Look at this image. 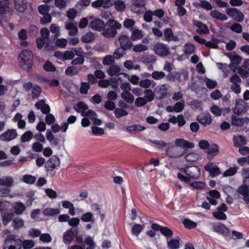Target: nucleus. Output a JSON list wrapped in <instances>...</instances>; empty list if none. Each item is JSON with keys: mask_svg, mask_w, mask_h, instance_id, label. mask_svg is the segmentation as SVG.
<instances>
[{"mask_svg": "<svg viewBox=\"0 0 249 249\" xmlns=\"http://www.w3.org/2000/svg\"><path fill=\"white\" fill-rule=\"evenodd\" d=\"M105 28L103 31L102 35L108 38H113L117 35V30L122 28V25L114 19L107 20L105 23Z\"/></svg>", "mask_w": 249, "mask_h": 249, "instance_id": "1", "label": "nucleus"}, {"mask_svg": "<svg viewBox=\"0 0 249 249\" xmlns=\"http://www.w3.org/2000/svg\"><path fill=\"white\" fill-rule=\"evenodd\" d=\"M20 67L29 71L32 67L34 55L29 50H23L19 54Z\"/></svg>", "mask_w": 249, "mask_h": 249, "instance_id": "2", "label": "nucleus"}, {"mask_svg": "<svg viewBox=\"0 0 249 249\" xmlns=\"http://www.w3.org/2000/svg\"><path fill=\"white\" fill-rule=\"evenodd\" d=\"M234 114L231 117V123L232 125L242 126L249 123V118L241 116L242 113H246L247 110H233Z\"/></svg>", "mask_w": 249, "mask_h": 249, "instance_id": "3", "label": "nucleus"}, {"mask_svg": "<svg viewBox=\"0 0 249 249\" xmlns=\"http://www.w3.org/2000/svg\"><path fill=\"white\" fill-rule=\"evenodd\" d=\"M60 160L56 155L52 156L46 162L45 169L47 173L52 172L57 166H59Z\"/></svg>", "mask_w": 249, "mask_h": 249, "instance_id": "4", "label": "nucleus"}, {"mask_svg": "<svg viewBox=\"0 0 249 249\" xmlns=\"http://www.w3.org/2000/svg\"><path fill=\"white\" fill-rule=\"evenodd\" d=\"M226 13L234 21L242 22L244 20V16L243 14L237 8H227Z\"/></svg>", "mask_w": 249, "mask_h": 249, "instance_id": "5", "label": "nucleus"}, {"mask_svg": "<svg viewBox=\"0 0 249 249\" xmlns=\"http://www.w3.org/2000/svg\"><path fill=\"white\" fill-rule=\"evenodd\" d=\"M213 231L227 238L231 236V231L224 224L217 222L213 224Z\"/></svg>", "mask_w": 249, "mask_h": 249, "instance_id": "6", "label": "nucleus"}, {"mask_svg": "<svg viewBox=\"0 0 249 249\" xmlns=\"http://www.w3.org/2000/svg\"><path fill=\"white\" fill-rule=\"evenodd\" d=\"M184 154L183 149L176 145L168 147L166 150V155L173 159L181 157Z\"/></svg>", "mask_w": 249, "mask_h": 249, "instance_id": "7", "label": "nucleus"}, {"mask_svg": "<svg viewBox=\"0 0 249 249\" xmlns=\"http://www.w3.org/2000/svg\"><path fill=\"white\" fill-rule=\"evenodd\" d=\"M120 47L124 50H130L133 47V43L131 37L125 35H120L118 39Z\"/></svg>", "mask_w": 249, "mask_h": 249, "instance_id": "8", "label": "nucleus"}, {"mask_svg": "<svg viewBox=\"0 0 249 249\" xmlns=\"http://www.w3.org/2000/svg\"><path fill=\"white\" fill-rule=\"evenodd\" d=\"M155 53L160 56L164 57L168 55L169 53V48L162 43H158L154 47Z\"/></svg>", "mask_w": 249, "mask_h": 249, "instance_id": "9", "label": "nucleus"}, {"mask_svg": "<svg viewBox=\"0 0 249 249\" xmlns=\"http://www.w3.org/2000/svg\"><path fill=\"white\" fill-rule=\"evenodd\" d=\"M205 170L209 173L212 178H214L219 176L221 171L220 168L214 163L209 162L204 166Z\"/></svg>", "mask_w": 249, "mask_h": 249, "instance_id": "10", "label": "nucleus"}, {"mask_svg": "<svg viewBox=\"0 0 249 249\" xmlns=\"http://www.w3.org/2000/svg\"><path fill=\"white\" fill-rule=\"evenodd\" d=\"M17 136L18 134L16 129H9L0 135V141L9 142L15 139Z\"/></svg>", "mask_w": 249, "mask_h": 249, "instance_id": "11", "label": "nucleus"}, {"mask_svg": "<svg viewBox=\"0 0 249 249\" xmlns=\"http://www.w3.org/2000/svg\"><path fill=\"white\" fill-rule=\"evenodd\" d=\"M78 230L77 229L71 228L69 230H67L63 234V242L64 244L69 245L74 239L75 236L78 233Z\"/></svg>", "mask_w": 249, "mask_h": 249, "instance_id": "12", "label": "nucleus"}, {"mask_svg": "<svg viewBox=\"0 0 249 249\" xmlns=\"http://www.w3.org/2000/svg\"><path fill=\"white\" fill-rule=\"evenodd\" d=\"M196 120L203 127H207L212 123L211 116L209 113H201L197 115Z\"/></svg>", "mask_w": 249, "mask_h": 249, "instance_id": "13", "label": "nucleus"}, {"mask_svg": "<svg viewBox=\"0 0 249 249\" xmlns=\"http://www.w3.org/2000/svg\"><path fill=\"white\" fill-rule=\"evenodd\" d=\"M145 4V0H133L130 6V10L134 13H141Z\"/></svg>", "mask_w": 249, "mask_h": 249, "instance_id": "14", "label": "nucleus"}, {"mask_svg": "<svg viewBox=\"0 0 249 249\" xmlns=\"http://www.w3.org/2000/svg\"><path fill=\"white\" fill-rule=\"evenodd\" d=\"M105 22L99 18H95L91 21L89 24L90 28L98 32L103 31L105 28Z\"/></svg>", "mask_w": 249, "mask_h": 249, "instance_id": "15", "label": "nucleus"}, {"mask_svg": "<svg viewBox=\"0 0 249 249\" xmlns=\"http://www.w3.org/2000/svg\"><path fill=\"white\" fill-rule=\"evenodd\" d=\"M237 192L243 196V200L247 204H249V186L246 184L240 186L237 189Z\"/></svg>", "mask_w": 249, "mask_h": 249, "instance_id": "16", "label": "nucleus"}, {"mask_svg": "<svg viewBox=\"0 0 249 249\" xmlns=\"http://www.w3.org/2000/svg\"><path fill=\"white\" fill-rule=\"evenodd\" d=\"M225 55L231 59V63L229 66L231 69H232L234 65H239L242 61V57L239 55L236 54L235 53H226Z\"/></svg>", "mask_w": 249, "mask_h": 249, "instance_id": "17", "label": "nucleus"}, {"mask_svg": "<svg viewBox=\"0 0 249 249\" xmlns=\"http://www.w3.org/2000/svg\"><path fill=\"white\" fill-rule=\"evenodd\" d=\"M187 176L190 178L196 179L200 176V169L197 166H189Z\"/></svg>", "mask_w": 249, "mask_h": 249, "instance_id": "18", "label": "nucleus"}, {"mask_svg": "<svg viewBox=\"0 0 249 249\" xmlns=\"http://www.w3.org/2000/svg\"><path fill=\"white\" fill-rule=\"evenodd\" d=\"M194 25L196 26L198 29L196 32L200 34H208L209 33V30L207 25L202 22L198 20H194Z\"/></svg>", "mask_w": 249, "mask_h": 249, "instance_id": "19", "label": "nucleus"}, {"mask_svg": "<svg viewBox=\"0 0 249 249\" xmlns=\"http://www.w3.org/2000/svg\"><path fill=\"white\" fill-rule=\"evenodd\" d=\"M168 88H167L166 85L163 84L159 86L155 89V91L157 95L159 96V98H164L167 96L168 94Z\"/></svg>", "mask_w": 249, "mask_h": 249, "instance_id": "20", "label": "nucleus"}, {"mask_svg": "<svg viewBox=\"0 0 249 249\" xmlns=\"http://www.w3.org/2000/svg\"><path fill=\"white\" fill-rule=\"evenodd\" d=\"M176 146L183 148L186 147L188 148H193L194 147V144L189 141H187L183 139H177L175 142Z\"/></svg>", "mask_w": 249, "mask_h": 249, "instance_id": "21", "label": "nucleus"}, {"mask_svg": "<svg viewBox=\"0 0 249 249\" xmlns=\"http://www.w3.org/2000/svg\"><path fill=\"white\" fill-rule=\"evenodd\" d=\"M207 151L208 158L212 159L214 156L217 155L219 152V147L215 143H213L208 147Z\"/></svg>", "mask_w": 249, "mask_h": 249, "instance_id": "22", "label": "nucleus"}, {"mask_svg": "<svg viewBox=\"0 0 249 249\" xmlns=\"http://www.w3.org/2000/svg\"><path fill=\"white\" fill-rule=\"evenodd\" d=\"M78 112H81V115L87 117L92 121L97 116V114L93 110H75Z\"/></svg>", "mask_w": 249, "mask_h": 249, "instance_id": "23", "label": "nucleus"}, {"mask_svg": "<svg viewBox=\"0 0 249 249\" xmlns=\"http://www.w3.org/2000/svg\"><path fill=\"white\" fill-rule=\"evenodd\" d=\"M46 136V139L52 145L57 146L59 144L60 140L58 138H55L50 130H47Z\"/></svg>", "mask_w": 249, "mask_h": 249, "instance_id": "24", "label": "nucleus"}, {"mask_svg": "<svg viewBox=\"0 0 249 249\" xmlns=\"http://www.w3.org/2000/svg\"><path fill=\"white\" fill-rule=\"evenodd\" d=\"M211 16L220 21H226L228 19L227 16L217 10H212L210 13Z\"/></svg>", "mask_w": 249, "mask_h": 249, "instance_id": "25", "label": "nucleus"}, {"mask_svg": "<svg viewBox=\"0 0 249 249\" xmlns=\"http://www.w3.org/2000/svg\"><path fill=\"white\" fill-rule=\"evenodd\" d=\"M81 71L80 68L75 66H69L65 70V74L70 76L77 74Z\"/></svg>", "mask_w": 249, "mask_h": 249, "instance_id": "26", "label": "nucleus"}, {"mask_svg": "<svg viewBox=\"0 0 249 249\" xmlns=\"http://www.w3.org/2000/svg\"><path fill=\"white\" fill-rule=\"evenodd\" d=\"M234 145L236 147H240L246 144V140L244 137L238 135L233 138Z\"/></svg>", "mask_w": 249, "mask_h": 249, "instance_id": "27", "label": "nucleus"}, {"mask_svg": "<svg viewBox=\"0 0 249 249\" xmlns=\"http://www.w3.org/2000/svg\"><path fill=\"white\" fill-rule=\"evenodd\" d=\"M50 110H41L43 113L47 114L45 117V122L48 125L53 124L55 120L54 116L52 114L49 113Z\"/></svg>", "mask_w": 249, "mask_h": 249, "instance_id": "28", "label": "nucleus"}, {"mask_svg": "<svg viewBox=\"0 0 249 249\" xmlns=\"http://www.w3.org/2000/svg\"><path fill=\"white\" fill-rule=\"evenodd\" d=\"M66 29L70 30L69 35L71 36H75L78 33V29L77 27V23H70L65 26Z\"/></svg>", "mask_w": 249, "mask_h": 249, "instance_id": "29", "label": "nucleus"}, {"mask_svg": "<svg viewBox=\"0 0 249 249\" xmlns=\"http://www.w3.org/2000/svg\"><path fill=\"white\" fill-rule=\"evenodd\" d=\"M179 237L176 239H172L167 242V247L168 249H178L179 247Z\"/></svg>", "mask_w": 249, "mask_h": 249, "instance_id": "30", "label": "nucleus"}, {"mask_svg": "<svg viewBox=\"0 0 249 249\" xmlns=\"http://www.w3.org/2000/svg\"><path fill=\"white\" fill-rule=\"evenodd\" d=\"M15 4L16 9L19 12H23L26 8L24 0H15Z\"/></svg>", "mask_w": 249, "mask_h": 249, "instance_id": "31", "label": "nucleus"}, {"mask_svg": "<svg viewBox=\"0 0 249 249\" xmlns=\"http://www.w3.org/2000/svg\"><path fill=\"white\" fill-rule=\"evenodd\" d=\"M13 178L10 176L3 177L0 179V185L6 187H11L13 183Z\"/></svg>", "mask_w": 249, "mask_h": 249, "instance_id": "32", "label": "nucleus"}, {"mask_svg": "<svg viewBox=\"0 0 249 249\" xmlns=\"http://www.w3.org/2000/svg\"><path fill=\"white\" fill-rule=\"evenodd\" d=\"M121 96L124 100L129 104H132L134 102V97L133 95L128 91L122 92Z\"/></svg>", "mask_w": 249, "mask_h": 249, "instance_id": "33", "label": "nucleus"}, {"mask_svg": "<svg viewBox=\"0 0 249 249\" xmlns=\"http://www.w3.org/2000/svg\"><path fill=\"white\" fill-rule=\"evenodd\" d=\"M185 159L188 162H194L200 159V155L195 153H190L185 156Z\"/></svg>", "mask_w": 249, "mask_h": 249, "instance_id": "34", "label": "nucleus"}, {"mask_svg": "<svg viewBox=\"0 0 249 249\" xmlns=\"http://www.w3.org/2000/svg\"><path fill=\"white\" fill-rule=\"evenodd\" d=\"M95 35L92 32H88L81 38V40L85 43H89L95 39Z\"/></svg>", "mask_w": 249, "mask_h": 249, "instance_id": "35", "label": "nucleus"}, {"mask_svg": "<svg viewBox=\"0 0 249 249\" xmlns=\"http://www.w3.org/2000/svg\"><path fill=\"white\" fill-rule=\"evenodd\" d=\"M144 225L135 224L132 228L131 232L132 234L138 236L144 227Z\"/></svg>", "mask_w": 249, "mask_h": 249, "instance_id": "36", "label": "nucleus"}, {"mask_svg": "<svg viewBox=\"0 0 249 249\" xmlns=\"http://www.w3.org/2000/svg\"><path fill=\"white\" fill-rule=\"evenodd\" d=\"M15 214L13 213H4L2 217V223L4 225H7L14 218Z\"/></svg>", "mask_w": 249, "mask_h": 249, "instance_id": "37", "label": "nucleus"}, {"mask_svg": "<svg viewBox=\"0 0 249 249\" xmlns=\"http://www.w3.org/2000/svg\"><path fill=\"white\" fill-rule=\"evenodd\" d=\"M102 63L104 66L112 65L115 63V59L111 55H107L103 57Z\"/></svg>", "mask_w": 249, "mask_h": 249, "instance_id": "38", "label": "nucleus"}, {"mask_svg": "<svg viewBox=\"0 0 249 249\" xmlns=\"http://www.w3.org/2000/svg\"><path fill=\"white\" fill-rule=\"evenodd\" d=\"M132 31V35L130 37L132 41L137 40L143 37V35L141 30L139 29H133Z\"/></svg>", "mask_w": 249, "mask_h": 249, "instance_id": "39", "label": "nucleus"}, {"mask_svg": "<svg viewBox=\"0 0 249 249\" xmlns=\"http://www.w3.org/2000/svg\"><path fill=\"white\" fill-rule=\"evenodd\" d=\"M120 71V67L116 65H112L107 70V73L110 76L116 75Z\"/></svg>", "mask_w": 249, "mask_h": 249, "instance_id": "40", "label": "nucleus"}, {"mask_svg": "<svg viewBox=\"0 0 249 249\" xmlns=\"http://www.w3.org/2000/svg\"><path fill=\"white\" fill-rule=\"evenodd\" d=\"M180 78L181 74L177 71L173 73L169 72L166 76V79L168 81H174L175 79L180 80Z\"/></svg>", "mask_w": 249, "mask_h": 249, "instance_id": "41", "label": "nucleus"}, {"mask_svg": "<svg viewBox=\"0 0 249 249\" xmlns=\"http://www.w3.org/2000/svg\"><path fill=\"white\" fill-rule=\"evenodd\" d=\"M60 213V210L58 209L48 208L44 210L43 213L46 216H53Z\"/></svg>", "mask_w": 249, "mask_h": 249, "instance_id": "42", "label": "nucleus"}, {"mask_svg": "<svg viewBox=\"0 0 249 249\" xmlns=\"http://www.w3.org/2000/svg\"><path fill=\"white\" fill-rule=\"evenodd\" d=\"M135 24V20L131 18H126L123 22L124 27L130 31H132L134 29L133 27Z\"/></svg>", "mask_w": 249, "mask_h": 249, "instance_id": "43", "label": "nucleus"}, {"mask_svg": "<svg viewBox=\"0 0 249 249\" xmlns=\"http://www.w3.org/2000/svg\"><path fill=\"white\" fill-rule=\"evenodd\" d=\"M81 219L82 221L85 222H93L94 221L93 215L91 212H87L84 213L81 217Z\"/></svg>", "mask_w": 249, "mask_h": 249, "instance_id": "44", "label": "nucleus"}, {"mask_svg": "<svg viewBox=\"0 0 249 249\" xmlns=\"http://www.w3.org/2000/svg\"><path fill=\"white\" fill-rule=\"evenodd\" d=\"M14 209L15 213L18 215H19L25 210V207L22 202H18L15 204Z\"/></svg>", "mask_w": 249, "mask_h": 249, "instance_id": "45", "label": "nucleus"}, {"mask_svg": "<svg viewBox=\"0 0 249 249\" xmlns=\"http://www.w3.org/2000/svg\"><path fill=\"white\" fill-rule=\"evenodd\" d=\"M125 51L122 50L120 47V48H117L115 50L112 56L114 59H119L125 54Z\"/></svg>", "mask_w": 249, "mask_h": 249, "instance_id": "46", "label": "nucleus"}, {"mask_svg": "<svg viewBox=\"0 0 249 249\" xmlns=\"http://www.w3.org/2000/svg\"><path fill=\"white\" fill-rule=\"evenodd\" d=\"M190 186L197 190H202L206 187V184L202 181H195L191 182L189 185Z\"/></svg>", "mask_w": 249, "mask_h": 249, "instance_id": "47", "label": "nucleus"}, {"mask_svg": "<svg viewBox=\"0 0 249 249\" xmlns=\"http://www.w3.org/2000/svg\"><path fill=\"white\" fill-rule=\"evenodd\" d=\"M213 216L217 220H226L227 219L226 214L223 212L217 211L213 212Z\"/></svg>", "mask_w": 249, "mask_h": 249, "instance_id": "48", "label": "nucleus"}, {"mask_svg": "<svg viewBox=\"0 0 249 249\" xmlns=\"http://www.w3.org/2000/svg\"><path fill=\"white\" fill-rule=\"evenodd\" d=\"M36 178L31 175H25L23 177V181L27 184H32L36 181Z\"/></svg>", "mask_w": 249, "mask_h": 249, "instance_id": "49", "label": "nucleus"}, {"mask_svg": "<svg viewBox=\"0 0 249 249\" xmlns=\"http://www.w3.org/2000/svg\"><path fill=\"white\" fill-rule=\"evenodd\" d=\"M183 225L184 227L188 229H192L195 228L197 224L196 222L192 221L191 220L189 219H186L183 220Z\"/></svg>", "mask_w": 249, "mask_h": 249, "instance_id": "50", "label": "nucleus"}, {"mask_svg": "<svg viewBox=\"0 0 249 249\" xmlns=\"http://www.w3.org/2000/svg\"><path fill=\"white\" fill-rule=\"evenodd\" d=\"M145 95L143 98L148 102H151L154 98V93L151 89H145L144 90Z\"/></svg>", "mask_w": 249, "mask_h": 249, "instance_id": "51", "label": "nucleus"}, {"mask_svg": "<svg viewBox=\"0 0 249 249\" xmlns=\"http://www.w3.org/2000/svg\"><path fill=\"white\" fill-rule=\"evenodd\" d=\"M114 5L116 9L120 12L124 11L126 7L124 2L121 0H117L115 1Z\"/></svg>", "mask_w": 249, "mask_h": 249, "instance_id": "52", "label": "nucleus"}, {"mask_svg": "<svg viewBox=\"0 0 249 249\" xmlns=\"http://www.w3.org/2000/svg\"><path fill=\"white\" fill-rule=\"evenodd\" d=\"M147 50V46L142 44H138L134 46L133 45V51L136 53H140Z\"/></svg>", "mask_w": 249, "mask_h": 249, "instance_id": "53", "label": "nucleus"}, {"mask_svg": "<svg viewBox=\"0 0 249 249\" xmlns=\"http://www.w3.org/2000/svg\"><path fill=\"white\" fill-rule=\"evenodd\" d=\"M237 167H231L226 170L223 173L224 177H231L234 175L237 171Z\"/></svg>", "mask_w": 249, "mask_h": 249, "instance_id": "54", "label": "nucleus"}, {"mask_svg": "<svg viewBox=\"0 0 249 249\" xmlns=\"http://www.w3.org/2000/svg\"><path fill=\"white\" fill-rule=\"evenodd\" d=\"M90 84L87 82H82L80 88V92L82 94H87L90 89Z\"/></svg>", "mask_w": 249, "mask_h": 249, "instance_id": "55", "label": "nucleus"}, {"mask_svg": "<svg viewBox=\"0 0 249 249\" xmlns=\"http://www.w3.org/2000/svg\"><path fill=\"white\" fill-rule=\"evenodd\" d=\"M33 137V133L30 131H27L21 136V141L23 142H28L32 139Z\"/></svg>", "mask_w": 249, "mask_h": 249, "instance_id": "56", "label": "nucleus"}, {"mask_svg": "<svg viewBox=\"0 0 249 249\" xmlns=\"http://www.w3.org/2000/svg\"><path fill=\"white\" fill-rule=\"evenodd\" d=\"M14 227L16 229L21 228L24 225L23 220L20 218L16 217L13 219Z\"/></svg>", "mask_w": 249, "mask_h": 249, "instance_id": "57", "label": "nucleus"}, {"mask_svg": "<svg viewBox=\"0 0 249 249\" xmlns=\"http://www.w3.org/2000/svg\"><path fill=\"white\" fill-rule=\"evenodd\" d=\"M35 107L37 109H50L49 106L46 104L44 100H41L35 104Z\"/></svg>", "mask_w": 249, "mask_h": 249, "instance_id": "58", "label": "nucleus"}, {"mask_svg": "<svg viewBox=\"0 0 249 249\" xmlns=\"http://www.w3.org/2000/svg\"><path fill=\"white\" fill-rule=\"evenodd\" d=\"M161 233L166 237H171L173 234V231L167 227H163L160 230Z\"/></svg>", "mask_w": 249, "mask_h": 249, "instance_id": "59", "label": "nucleus"}, {"mask_svg": "<svg viewBox=\"0 0 249 249\" xmlns=\"http://www.w3.org/2000/svg\"><path fill=\"white\" fill-rule=\"evenodd\" d=\"M40 34L41 36L40 38L49 42L50 32L48 29L46 28H43L41 29L40 30Z\"/></svg>", "mask_w": 249, "mask_h": 249, "instance_id": "60", "label": "nucleus"}, {"mask_svg": "<svg viewBox=\"0 0 249 249\" xmlns=\"http://www.w3.org/2000/svg\"><path fill=\"white\" fill-rule=\"evenodd\" d=\"M41 89L39 86H36L33 88L32 91V98L38 97L41 93Z\"/></svg>", "mask_w": 249, "mask_h": 249, "instance_id": "61", "label": "nucleus"}, {"mask_svg": "<svg viewBox=\"0 0 249 249\" xmlns=\"http://www.w3.org/2000/svg\"><path fill=\"white\" fill-rule=\"evenodd\" d=\"M230 29L233 32L237 33H240L242 31V26L237 23H233V25L230 27Z\"/></svg>", "mask_w": 249, "mask_h": 249, "instance_id": "62", "label": "nucleus"}, {"mask_svg": "<svg viewBox=\"0 0 249 249\" xmlns=\"http://www.w3.org/2000/svg\"><path fill=\"white\" fill-rule=\"evenodd\" d=\"M184 48V53L186 54H191L195 52V47L193 44H186Z\"/></svg>", "mask_w": 249, "mask_h": 249, "instance_id": "63", "label": "nucleus"}, {"mask_svg": "<svg viewBox=\"0 0 249 249\" xmlns=\"http://www.w3.org/2000/svg\"><path fill=\"white\" fill-rule=\"evenodd\" d=\"M242 175L243 177V182L246 183L249 178V167L244 168L242 170Z\"/></svg>", "mask_w": 249, "mask_h": 249, "instance_id": "64", "label": "nucleus"}]
</instances>
